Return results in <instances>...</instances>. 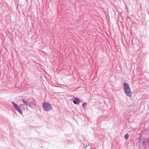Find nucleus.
I'll list each match as a JSON object with an SVG mask.
<instances>
[{
	"instance_id": "1",
	"label": "nucleus",
	"mask_w": 149,
	"mask_h": 149,
	"mask_svg": "<svg viewBox=\"0 0 149 149\" xmlns=\"http://www.w3.org/2000/svg\"><path fill=\"white\" fill-rule=\"evenodd\" d=\"M124 89L127 96L130 97H132V92L128 84L125 83L124 84Z\"/></svg>"
},
{
	"instance_id": "2",
	"label": "nucleus",
	"mask_w": 149,
	"mask_h": 149,
	"mask_svg": "<svg viewBox=\"0 0 149 149\" xmlns=\"http://www.w3.org/2000/svg\"><path fill=\"white\" fill-rule=\"evenodd\" d=\"M42 106L44 110L46 111H49L52 108L51 104L49 103L46 102L43 103Z\"/></svg>"
},
{
	"instance_id": "3",
	"label": "nucleus",
	"mask_w": 149,
	"mask_h": 149,
	"mask_svg": "<svg viewBox=\"0 0 149 149\" xmlns=\"http://www.w3.org/2000/svg\"><path fill=\"white\" fill-rule=\"evenodd\" d=\"M80 100L78 98L75 99L73 102L75 104H79L80 102Z\"/></svg>"
},
{
	"instance_id": "4",
	"label": "nucleus",
	"mask_w": 149,
	"mask_h": 149,
	"mask_svg": "<svg viewBox=\"0 0 149 149\" xmlns=\"http://www.w3.org/2000/svg\"><path fill=\"white\" fill-rule=\"evenodd\" d=\"M22 101L23 102H24V103L26 104V106H27L28 105V101L26 100L25 99H23L22 100Z\"/></svg>"
},
{
	"instance_id": "5",
	"label": "nucleus",
	"mask_w": 149,
	"mask_h": 149,
	"mask_svg": "<svg viewBox=\"0 0 149 149\" xmlns=\"http://www.w3.org/2000/svg\"><path fill=\"white\" fill-rule=\"evenodd\" d=\"M12 104L16 109L17 108L19 107V106L14 102H12Z\"/></svg>"
},
{
	"instance_id": "6",
	"label": "nucleus",
	"mask_w": 149,
	"mask_h": 149,
	"mask_svg": "<svg viewBox=\"0 0 149 149\" xmlns=\"http://www.w3.org/2000/svg\"><path fill=\"white\" fill-rule=\"evenodd\" d=\"M16 110H17L21 114H22V111L21 109L19 107L18 108H17V109Z\"/></svg>"
},
{
	"instance_id": "7",
	"label": "nucleus",
	"mask_w": 149,
	"mask_h": 149,
	"mask_svg": "<svg viewBox=\"0 0 149 149\" xmlns=\"http://www.w3.org/2000/svg\"><path fill=\"white\" fill-rule=\"evenodd\" d=\"M129 136V135L128 134H126L125 136V139L126 140H127L128 139Z\"/></svg>"
},
{
	"instance_id": "8",
	"label": "nucleus",
	"mask_w": 149,
	"mask_h": 149,
	"mask_svg": "<svg viewBox=\"0 0 149 149\" xmlns=\"http://www.w3.org/2000/svg\"><path fill=\"white\" fill-rule=\"evenodd\" d=\"M86 103H84L83 104H82V106L83 107H86Z\"/></svg>"
}]
</instances>
